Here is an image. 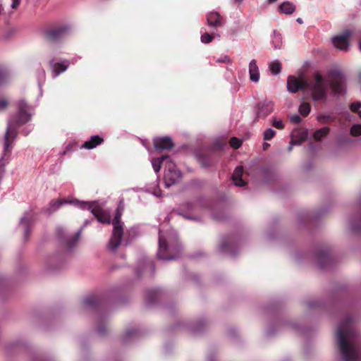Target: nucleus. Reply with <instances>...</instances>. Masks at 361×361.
Wrapping results in <instances>:
<instances>
[{
    "label": "nucleus",
    "instance_id": "f257e3e1",
    "mask_svg": "<svg viewBox=\"0 0 361 361\" xmlns=\"http://www.w3.org/2000/svg\"><path fill=\"white\" fill-rule=\"evenodd\" d=\"M345 82L344 74L338 69H332L329 72L328 79L319 73H315L312 78L307 80L290 75L287 80V89L291 93L301 90L313 101L319 102L326 99L329 88L334 96L343 95L345 92Z\"/></svg>",
    "mask_w": 361,
    "mask_h": 361
},
{
    "label": "nucleus",
    "instance_id": "f03ea898",
    "mask_svg": "<svg viewBox=\"0 0 361 361\" xmlns=\"http://www.w3.org/2000/svg\"><path fill=\"white\" fill-rule=\"evenodd\" d=\"M336 346L340 361H359L360 337L353 316H347L338 324L336 331Z\"/></svg>",
    "mask_w": 361,
    "mask_h": 361
},
{
    "label": "nucleus",
    "instance_id": "7ed1b4c3",
    "mask_svg": "<svg viewBox=\"0 0 361 361\" xmlns=\"http://www.w3.org/2000/svg\"><path fill=\"white\" fill-rule=\"evenodd\" d=\"M82 230V228L75 233L70 234L62 228H58L57 233L61 240L66 253H54L46 257L44 266L49 272H56L64 267L66 257L76 247Z\"/></svg>",
    "mask_w": 361,
    "mask_h": 361
},
{
    "label": "nucleus",
    "instance_id": "20e7f679",
    "mask_svg": "<svg viewBox=\"0 0 361 361\" xmlns=\"http://www.w3.org/2000/svg\"><path fill=\"white\" fill-rule=\"evenodd\" d=\"M18 106V113L9 118L7 123L6 130L4 135V154L11 152L14 145V141L18 135L19 127L28 122L33 114V108L28 105L25 100H20Z\"/></svg>",
    "mask_w": 361,
    "mask_h": 361
},
{
    "label": "nucleus",
    "instance_id": "39448f33",
    "mask_svg": "<svg viewBox=\"0 0 361 361\" xmlns=\"http://www.w3.org/2000/svg\"><path fill=\"white\" fill-rule=\"evenodd\" d=\"M159 249L157 257L161 260H173L178 257L181 246L178 243V235L173 229L159 231Z\"/></svg>",
    "mask_w": 361,
    "mask_h": 361
},
{
    "label": "nucleus",
    "instance_id": "423d86ee",
    "mask_svg": "<svg viewBox=\"0 0 361 361\" xmlns=\"http://www.w3.org/2000/svg\"><path fill=\"white\" fill-rule=\"evenodd\" d=\"M210 202L204 198H198L192 201L183 203L180 208L174 211L177 214L185 219L200 221L203 212L210 209Z\"/></svg>",
    "mask_w": 361,
    "mask_h": 361
},
{
    "label": "nucleus",
    "instance_id": "0eeeda50",
    "mask_svg": "<svg viewBox=\"0 0 361 361\" xmlns=\"http://www.w3.org/2000/svg\"><path fill=\"white\" fill-rule=\"evenodd\" d=\"M61 54L60 48L59 46L51 44L47 50V57L48 59V63L49 65L51 77L55 79L58 78L61 73L66 72L71 62L69 60H63L58 61L57 56Z\"/></svg>",
    "mask_w": 361,
    "mask_h": 361
},
{
    "label": "nucleus",
    "instance_id": "6e6552de",
    "mask_svg": "<svg viewBox=\"0 0 361 361\" xmlns=\"http://www.w3.org/2000/svg\"><path fill=\"white\" fill-rule=\"evenodd\" d=\"M314 259L319 268L324 269L334 266L337 262L332 248L329 245L317 247L314 252Z\"/></svg>",
    "mask_w": 361,
    "mask_h": 361
},
{
    "label": "nucleus",
    "instance_id": "1a4fd4ad",
    "mask_svg": "<svg viewBox=\"0 0 361 361\" xmlns=\"http://www.w3.org/2000/svg\"><path fill=\"white\" fill-rule=\"evenodd\" d=\"M74 206L83 210H89L102 224H109L111 221L109 213L98 206L95 201L73 200Z\"/></svg>",
    "mask_w": 361,
    "mask_h": 361
},
{
    "label": "nucleus",
    "instance_id": "9d476101",
    "mask_svg": "<svg viewBox=\"0 0 361 361\" xmlns=\"http://www.w3.org/2000/svg\"><path fill=\"white\" fill-rule=\"evenodd\" d=\"M121 216L122 212L118 208L112 221L113 231L108 244V249L111 252H116L121 243L123 235V223L121 221Z\"/></svg>",
    "mask_w": 361,
    "mask_h": 361
},
{
    "label": "nucleus",
    "instance_id": "9b49d317",
    "mask_svg": "<svg viewBox=\"0 0 361 361\" xmlns=\"http://www.w3.org/2000/svg\"><path fill=\"white\" fill-rule=\"evenodd\" d=\"M72 27L66 23L49 27L44 31L45 38L51 42H59L71 34Z\"/></svg>",
    "mask_w": 361,
    "mask_h": 361
},
{
    "label": "nucleus",
    "instance_id": "f8f14e48",
    "mask_svg": "<svg viewBox=\"0 0 361 361\" xmlns=\"http://www.w3.org/2000/svg\"><path fill=\"white\" fill-rule=\"evenodd\" d=\"M240 245V238L236 235H231L222 238L219 250L223 254L235 256L239 250Z\"/></svg>",
    "mask_w": 361,
    "mask_h": 361
},
{
    "label": "nucleus",
    "instance_id": "ddd939ff",
    "mask_svg": "<svg viewBox=\"0 0 361 361\" xmlns=\"http://www.w3.org/2000/svg\"><path fill=\"white\" fill-rule=\"evenodd\" d=\"M181 172L177 169L175 164L171 161L166 163L164 172V183L169 188L180 180Z\"/></svg>",
    "mask_w": 361,
    "mask_h": 361
},
{
    "label": "nucleus",
    "instance_id": "4468645a",
    "mask_svg": "<svg viewBox=\"0 0 361 361\" xmlns=\"http://www.w3.org/2000/svg\"><path fill=\"white\" fill-rule=\"evenodd\" d=\"M35 216L32 211L25 212L20 218L19 225L23 230L24 238L27 240L30 231L35 222Z\"/></svg>",
    "mask_w": 361,
    "mask_h": 361
},
{
    "label": "nucleus",
    "instance_id": "2eb2a0df",
    "mask_svg": "<svg viewBox=\"0 0 361 361\" xmlns=\"http://www.w3.org/2000/svg\"><path fill=\"white\" fill-rule=\"evenodd\" d=\"M208 320L206 318H200L195 321L183 322L180 327L192 334H198L202 331L208 326Z\"/></svg>",
    "mask_w": 361,
    "mask_h": 361
},
{
    "label": "nucleus",
    "instance_id": "dca6fc26",
    "mask_svg": "<svg viewBox=\"0 0 361 361\" xmlns=\"http://www.w3.org/2000/svg\"><path fill=\"white\" fill-rule=\"evenodd\" d=\"M274 111V104L271 100L265 99L259 102L256 106V114L258 118H265Z\"/></svg>",
    "mask_w": 361,
    "mask_h": 361
},
{
    "label": "nucleus",
    "instance_id": "f3484780",
    "mask_svg": "<svg viewBox=\"0 0 361 361\" xmlns=\"http://www.w3.org/2000/svg\"><path fill=\"white\" fill-rule=\"evenodd\" d=\"M352 34V30H346L342 34L335 36L332 39L334 47L341 51H347L349 46L348 38Z\"/></svg>",
    "mask_w": 361,
    "mask_h": 361
},
{
    "label": "nucleus",
    "instance_id": "a211bd4d",
    "mask_svg": "<svg viewBox=\"0 0 361 361\" xmlns=\"http://www.w3.org/2000/svg\"><path fill=\"white\" fill-rule=\"evenodd\" d=\"M155 266L152 260L146 257H142L137 262L136 271L139 275H152L154 273Z\"/></svg>",
    "mask_w": 361,
    "mask_h": 361
},
{
    "label": "nucleus",
    "instance_id": "6ab92c4d",
    "mask_svg": "<svg viewBox=\"0 0 361 361\" xmlns=\"http://www.w3.org/2000/svg\"><path fill=\"white\" fill-rule=\"evenodd\" d=\"M348 231L352 235H360L361 233V215L359 211L356 214L350 217Z\"/></svg>",
    "mask_w": 361,
    "mask_h": 361
},
{
    "label": "nucleus",
    "instance_id": "aec40b11",
    "mask_svg": "<svg viewBox=\"0 0 361 361\" xmlns=\"http://www.w3.org/2000/svg\"><path fill=\"white\" fill-rule=\"evenodd\" d=\"M163 291L160 288L149 289L145 294V302L148 306H152L163 297Z\"/></svg>",
    "mask_w": 361,
    "mask_h": 361
},
{
    "label": "nucleus",
    "instance_id": "412c9836",
    "mask_svg": "<svg viewBox=\"0 0 361 361\" xmlns=\"http://www.w3.org/2000/svg\"><path fill=\"white\" fill-rule=\"evenodd\" d=\"M198 162L203 168L209 167L214 159V153L213 152H200L196 154Z\"/></svg>",
    "mask_w": 361,
    "mask_h": 361
},
{
    "label": "nucleus",
    "instance_id": "4be33fe9",
    "mask_svg": "<svg viewBox=\"0 0 361 361\" xmlns=\"http://www.w3.org/2000/svg\"><path fill=\"white\" fill-rule=\"evenodd\" d=\"M73 200H78L73 198V197H71V198H68V199H59L56 200H52L51 202H50L47 208H46V212L49 214H51V213L57 211L59 208H61V207L62 205H63L65 204H72L74 206V204L73 202H73Z\"/></svg>",
    "mask_w": 361,
    "mask_h": 361
},
{
    "label": "nucleus",
    "instance_id": "5701e85b",
    "mask_svg": "<svg viewBox=\"0 0 361 361\" xmlns=\"http://www.w3.org/2000/svg\"><path fill=\"white\" fill-rule=\"evenodd\" d=\"M154 145L156 149H171L173 147V142L170 137H159L154 139Z\"/></svg>",
    "mask_w": 361,
    "mask_h": 361
},
{
    "label": "nucleus",
    "instance_id": "b1692460",
    "mask_svg": "<svg viewBox=\"0 0 361 361\" xmlns=\"http://www.w3.org/2000/svg\"><path fill=\"white\" fill-rule=\"evenodd\" d=\"M207 23L212 28L221 27L224 18L218 12H210L207 15Z\"/></svg>",
    "mask_w": 361,
    "mask_h": 361
},
{
    "label": "nucleus",
    "instance_id": "393cba45",
    "mask_svg": "<svg viewBox=\"0 0 361 361\" xmlns=\"http://www.w3.org/2000/svg\"><path fill=\"white\" fill-rule=\"evenodd\" d=\"M140 335V331L137 327H130L127 329L121 336V341L123 343H129L134 341Z\"/></svg>",
    "mask_w": 361,
    "mask_h": 361
},
{
    "label": "nucleus",
    "instance_id": "a878e982",
    "mask_svg": "<svg viewBox=\"0 0 361 361\" xmlns=\"http://www.w3.org/2000/svg\"><path fill=\"white\" fill-rule=\"evenodd\" d=\"M104 142V139L99 135H92L90 137L89 140L85 141L82 147L87 149H92L95 148L97 146L101 145Z\"/></svg>",
    "mask_w": 361,
    "mask_h": 361
},
{
    "label": "nucleus",
    "instance_id": "bb28decb",
    "mask_svg": "<svg viewBox=\"0 0 361 361\" xmlns=\"http://www.w3.org/2000/svg\"><path fill=\"white\" fill-rule=\"evenodd\" d=\"M250 79L253 82H258L259 80V71L255 59L251 60L249 63Z\"/></svg>",
    "mask_w": 361,
    "mask_h": 361
},
{
    "label": "nucleus",
    "instance_id": "cd10ccee",
    "mask_svg": "<svg viewBox=\"0 0 361 361\" xmlns=\"http://www.w3.org/2000/svg\"><path fill=\"white\" fill-rule=\"evenodd\" d=\"M243 174V168L242 166H237L233 174H232V180L235 184V185L238 187H243L245 185V182L242 179V176Z\"/></svg>",
    "mask_w": 361,
    "mask_h": 361
},
{
    "label": "nucleus",
    "instance_id": "c85d7f7f",
    "mask_svg": "<svg viewBox=\"0 0 361 361\" xmlns=\"http://www.w3.org/2000/svg\"><path fill=\"white\" fill-rule=\"evenodd\" d=\"M171 161V158L168 155H164L160 158H152L151 160L152 165L154 171L158 173L162 165L166 168V163Z\"/></svg>",
    "mask_w": 361,
    "mask_h": 361
},
{
    "label": "nucleus",
    "instance_id": "c756f323",
    "mask_svg": "<svg viewBox=\"0 0 361 361\" xmlns=\"http://www.w3.org/2000/svg\"><path fill=\"white\" fill-rule=\"evenodd\" d=\"M11 70L4 65H0V86L8 82L12 78Z\"/></svg>",
    "mask_w": 361,
    "mask_h": 361
},
{
    "label": "nucleus",
    "instance_id": "7c9ffc66",
    "mask_svg": "<svg viewBox=\"0 0 361 361\" xmlns=\"http://www.w3.org/2000/svg\"><path fill=\"white\" fill-rule=\"evenodd\" d=\"M324 212H325L322 211V212H319L318 213H316V214H305L301 215L298 217V222L300 225H303V224L306 225L307 223L316 219L319 216L324 214Z\"/></svg>",
    "mask_w": 361,
    "mask_h": 361
},
{
    "label": "nucleus",
    "instance_id": "2f4dec72",
    "mask_svg": "<svg viewBox=\"0 0 361 361\" xmlns=\"http://www.w3.org/2000/svg\"><path fill=\"white\" fill-rule=\"evenodd\" d=\"M271 44L275 49H280L283 44L281 35L274 30L271 35Z\"/></svg>",
    "mask_w": 361,
    "mask_h": 361
},
{
    "label": "nucleus",
    "instance_id": "473e14b6",
    "mask_svg": "<svg viewBox=\"0 0 361 361\" xmlns=\"http://www.w3.org/2000/svg\"><path fill=\"white\" fill-rule=\"evenodd\" d=\"M279 10L282 13L290 15L295 11V6L290 1H284L279 6Z\"/></svg>",
    "mask_w": 361,
    "mask_h": 361
},
{
    "label": "nucleus",
    "instance_id": "72a5a7b5",
    "mask_svg": "<svg viewBox=\"0 0 361 361\" xmlns=\"http://www.w3.org/2000/svg\"><path fill=\"white\" fill-rule=\"evenodd\" d=\"M36 78L38 84V87L40 91V93L42 92V87L44 83L46 80V72L44 68H39L36 71Z\"/></svg>",
    "mask_w": 361,
    "mask_h": 361
},
{
    "label": "nucleus",
    "instance_id": "f704fd0d",
    "mask_svg": "<svg viewBox=\"0 0 361 361\" xmlns=\"http://www.w3.org/2000/svg\"><path fill=\"white\" fill-rule=\"evenodd\" d=\"M354 142V140L346 136V135H339L336 139V143L338 147H343L346 145H350Z\"/></svg>",
    "mask_w": 361,
    "mask_h": 361
},
{
    "label": "nucleus",
    "instance_id": "c9c22d12",
    "mask_svg": "<svg viewBox=\"0 0 361 361\" xmlns=\"http://www.w3.org/2000/svg\"><path fill=\"white\" fill-rule=\"evenodd\" d=\"M329 133V128L328 127H323L317 130L313 135V137L316 141H320Z\"/></svg>",
    "mask_w": 361,
    "mask_h": 361
},
{
    "label": "nucleus",
    "instance_id": "e433bc0d",
    "mask_svg": "<svg viewBox=\"0 0 361 361\" xmlns=\"http://www.w3.org/2000/svg\"><path fill=\"white\" fill-rule=\"evenodd\" d=\"M83 303L87 307H93L98 305L99 299L96 296L90 295L84 299Z\"/></svg>",
    "mask_w": 361,
    "mask_h": 361
},
{
    "label": "nucleus",
    "instance_id": "4c0bfd02",
    "mask_svg": "<svg viewBox=\"0 0 361 361\" xmlns=\"http://www.w3.org/2000/svg\"><path fill=\"white\" fill-rule=\"evenodd\" d=\"M202 30H203V28L201 30V33H202L201 37H200L201 42L203 44H209L211 42H212V40L214 39V38L215 37L214 33L213 32L212 33H209L206 31L203 32Z\"/></svg>",
    "mask_w": 361,
    "mask_h": 361
},
{
    "label": "nucleus",
    "instance_id": "58836bf2",
    "mask_svg": "<svg viewBox=\"0 0 361 361\" xmlns=\"http://www.w3.org/2000/svg\"><path fill=\"white\" fill-rule=\"evenodd\" d=\"M269 70L273 75H278L281 71V64L279 61H274L269 63Z\"/></svg>",
    "mask_w": 361,
    "mask_h": 361
},
{
    "label": "nucleus",
    "instance_id": "ea45409f",
    "mask_svg": "<svg viewBox=\"0 0 361 361\" xmlns=\"http://www.w3.org/2000/svg\"><path fill=\"white\" fill-rule=\"evenodd\" d=\"M311 110V106L308 103L303 102L299 106V112L303 116H307Z\"/></svg>",
    "mask_w": 361,
    "mask_h": 361
},
{
    "label": "nucleus",
    "instance_id": "a19ab883",
    "mask_svg": "<svg viewBox=\"0 0 361 361\" xmlns=\"http://www.w3.org/2000/svg\"><path fill=\"white\" fill-rule=\"evenodd\" d=\"M276 135V131L272 128H267L263 133L264 140H271Z\"/></svg>",
    "mask_w": 361,
    "mask_h": 361
},
{
    "label": "nucleus",
    "instance_id": "79ce46f5",
    "mask_svg": "<svg viewBox=\"0 0 361 361\" xmlns=\"http://www.w3.org/2000/svg\"><path fill=\"white\" fill-rule=\"evenodd\" d=\"M271 125L279 130H281L284 128L283 122L281 119L277 118L276 117H272L271 118Z\"/></svg>",
    "mask_w": 361,
    "mask_h": 361
},
{
    "label": "nucleus",
    "instance_id": "37998d69",
    "mask_svg": "<svg viewBox=\"0 0 361 361\" xmlns=\"http://www.w3.org/2000/svg\"><path fill=\"white\" fill-rule=\"evenodd\" d=\"M8 288V280L4 276H0V295L1 294V293L7 290Z\"/></svg>",
    "mask_w": 361,
    "mask_h": 361
},
{
    "label": "nucleus",
    "instance_id": "c03bdc74",
    "mask_svg": "<svg viewBox=\"0 0 361 361\" xmlns=\"http://www.w3.org/2000/svg\"><path fill=\"white\" fill-rule=\"evenodd\" d=\"M350 135L354 137L361 135V124L353 125L350 128Z\"/></svg>",
    "mask_w": 361,
    "mask_h": 361
},
{
    "label": "nucleus",
    "instance_id": "a18cd8bd",
    "mask_svg": "<svg viewBox=\"0 0 361 361\" xmlns=\"http://www.w3.org/2000/svg\"><path fill=\"white\" fill-rule=\"evenodd\" d=\"M317 120L321 123H328V122H330V121H334V118L332 117L330 115H325V114H324V115L318 116Z\"/></svg>",
    "mask_w": 361,
    "mask_h": 361
},
{
    "label": "nucleus",
    "instance_id": "49530a36",
    "mask_svg": "<svg viewBox=\"0 0 361 361\" xmlns=\"http://www.w3.org/2000/svg\"><path fill=\"white\" fill-rule=\"evenodd\" d=\"M206 361H219V354L216 351H210L208 353Z\"/></svg>",
    "mask_w": 361,
    "mask_h": 361
},
{
    "label": "nucleus",
    "instance_id": "de8ad7c7",
    "mask_svg": "<svg viewBox=\"0 0 361 361\" xmlns=\"http://www.w3.org/2000/svg\"><path fill=\"white\" fill-rule=\"evenodd\" d=\"M230 145L233 148L238 149L241 146L242 142L238 138L233 137L230 140Z\"/></svg>",
    "mask_w": 361,
    "mask_h": 361
},
{
    "label": "nucleus",
    "instance_id": "09e8293b",
    "mask_svg": "<svg viewBox=\"0 0 361 361\" xmlns=\"http://www.w3.org/2000/svg\"><path fill=\"white\" fill-rule=\"evenodd\" d=\"M321 304V302L318 300H310L307 302V305L310 310L320 307Z\"/></svg>",
    "mask_w": 361,
    "mask_h": 361
},
{
    "label": "nucleus",
    "instance_id": "8fccbe9b",
    "mask_svg": "<svg viewBox=\"0 0 361 361\" xmlns=\"http://www.w3.org/2000/svg\"><path fill=\"white\" fill-rule=\"evenodd\" d=\"M360 108L361 103L360 102H354L350 105V110L353 112L357 113L359 116L361 117V111H360Z\"/></svg>",
    "mask_w": 361,
    "mask_h": 361
},
{
    "label": "nucleus",
    "instance_id": "3c124183",
    "mask_svg": "<svg viewBox=\"0 0 361 361\" xmlns=\"http://www.w3.org/2000/svg\"><path fill=\"white\" fill-rule=\"evenodd\" d=\"M106 330V325L104 323H100L97 326V331L99 335H104Z\"/></svg>",
    "mask_w": 361,
    "mask_h": 361
},
{
    "label": "nucleus",
    "instance_id": "603ef678",
    "mask_svg": "<svg viewBox=\"0 0 361 361\" xmlns=\"http://www.w3.org/2000/svg\"><path fill=\"white\" fill-rule=\"evenodd\" d=\"M277 323H278V325L280 326H283V325L288 324L291 327H293V329H299L298 325L297 324H295V323H293V322H287L286 321L280 320V321H278Z\"/></svg>",
    "mask_w": 361,
    "mask_h": 361
},
{
    "label": "nucleus",
    "instance_id": "864d4df0",
    "mask_svg": "<svg viewBox=\"0 0 361 361\" xmlns=\"http://www.w3.org/2000/svg\"><path fill=\"white\" fill-rule=\"evenodd\" d=\"M73 145L70 143L68 144L67 146H66V147L64 148V149L60 153V154L61 156H64L66 154H67L68 152H72L73 150Z\"/></svg>",
    "mask_w": 361,
    "mask_h": 361
},
{
    "label": "nucleus",
    "instance_id": "5fc2aeb1",
    "mask_svg": "<svg viewBox=\"0 0 361 361\" xmlns=\"http://www.w3.org/2000/svg\"><path fill=\"white\" fill-rule=\"evenodd\" d=\"M8 102L6 99H0V111L5 109L8 106Z\"/></svg>",
    "mask_w": 361,
    "mask_h": 361
},
{
    "label": "nucleus",
    "instance_id": "6e6d98bb",
    "mask_svg": "<svg viewBox=\"0 0 361 361\" xmlns=\"http://www.w3.org/2000/svg\"><path fill=\"white\" fill-rule=\"evenodd\" d=\"M290 119L292 123L295 124H299L302 121L301 118L297 114L292 116Z\"/></svg>",
    "mask_w": 361,
    "mask_h": 361
},
{
    "label": "nucleus",
    "instance_id": "4d7b16f0",
    "mask_svg": "<svg viewBox=\"0 0 361 361\" xmlns=\"http://www.w3.org/2000/svg\"><path fill=\"white\" fill-rule=\"evenodd\" d=\"M33 130V127L31 126H28L25 128H24L21 133L23 135L27 136L28 134Z\"/></svg>",
    "mask_w": 361,
    "mask_h": 361
},
{
    "label": "nucleus",
    "instance_id": "13d9d810",
    "mask_svg": "<svg viewBox=\"0 0 361 361\" xmlns=\"http://www.w3.org/2000/svg\"><path fill=\"white\" fill-rule=\"evenodd\" d=\"M216 62L218 63H230L231 59L228 56H224L222 58H219L216 60Z\"/></svg>",
    "mask_w": 361,
    "mask_h": 361
},
{
    "label": "nucleus",
    "instance_id": "bf43d9fd",
    "mask_svg": "<svg viewBox=\"0 0 361 361\" xmlns=\"http://www.w3.org/2000/svg\"><path fill=\"white\" fill-rule=\"evenodd\" d=\"M20 3V0H12V4L11 5V8L16 9L18 7Z\"/></svg>",
    "mask_w": 361,
    "mask_h": 361
},
{
    "label": "nucleus",
    "instance_id": "052dcab7",
    "mask_svg": "<svg viewBox=\"0 0 361 361\" xmlns=\"http://www.w3.org/2000/svg\"><path fill=\"white\" fill-rule=\"evenodd\" d=\"M152 194L156 197H160L161 195V190L159 189H156L152 192Z\"/></svg>",
    "mask_w": 361,
    "mask_h": 361
},
{
    "label": "nucleus",
    "instance_id": "680f3d73",
    "mask_svg": "<svg viewBox=\"0 0 361 361\" xmlns=\"http://www.w3.org/2000/svg\"><path fill=\"white\" fill-rule=\"evenodd\" d=\"M275 331L273 329L272 326H270L267 329V334L269 336L274 334Z\"/></svg>",
    "mask_w": 361,
    "mask_h": 361
},
{
    "label": "nucleus",
    "instance_id": "e2e57ef3",
    "mask_svg": "<svg viewBox=\"0 0 361 361\" xmlns=\"http://www.w3.org/2000/svg\"><path fill=\"white\" fill-rule=\"evenodd\" d=\"M269 147H270V145L269 143H267V142H264L263 144V149L264 150H267Z\"/></svg>",
    "mask_w": 361,
    "mask_h": 361
},
{
    "label": "nucleus",
    "instance_id": "0e129e2a",
    "mask_svg": "<svg viewBox=\"0 0 361 361\" xmlns=\"http://www.w3.org/2000/svg\"><path fill=\"white\" fill-rule=\"evenodd\" d=\"M78 59H80V57H79V56L74 57L73 59H71V61H69L71 62V63H73H73H75L77 61Z\"/></svg>",
    "mask_w": 361,
    "mask_h": 361
},
{
    "label": "nucleus",
    "instance_id": "69168bd1",
    "mask_svg": "<svg viewBox=\"0 0 361 361\" xmlns=\"http://www.w3.org/2000/svg\"><path fill=\"white\" fill-rule=\"evenodd\" d=\"M293 143H294V142H293V141H292V142H291V143H290V144H291V145H290V146H289V147H288V150L289 152H290V151L292 150Z\"/></svg>",
    "mask_w": 361,
    "mask_h": 361
},
{
    "label": "nucleus",
    "instance_id": "338daca9",
    "mask_svg": "<svg viewBox=\"0 0 361 361\" xmlns=\"http://www.w3.org/2000/svg\"><path fill=\"white\" fill-rule=\"evenodd\" d=\"M357 45H358L359 49H361V40H359L357 42Z\"/></svg>",
    "mask_w": 361,
    "mask_h": 361
},
{
    "label": "nucleus",
    "instance_id": "774afa93",
    "mask_svg": "<svg viewBox=\"0 0 361 361\" xmlns=\"http://www.w3.org/2000/svg\"><path fill=\"white\" fill-rule=\"evenodd\" d=\"M297 22L301 24V23H302V20L301 18H298L297 19Z\"/></svg>",
    "mask_w": 361,
    "mask_h": 361
}]
</instances>
